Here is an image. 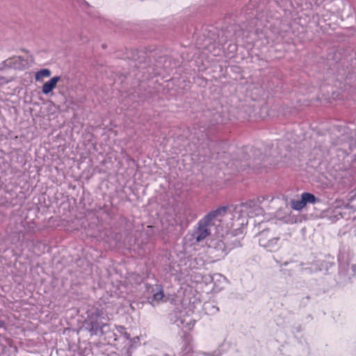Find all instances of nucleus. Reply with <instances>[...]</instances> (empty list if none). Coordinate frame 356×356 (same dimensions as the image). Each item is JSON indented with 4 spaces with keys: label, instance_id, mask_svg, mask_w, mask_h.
Returning <instances> with one entry per match:
<instances>
[{
    "label": "nucleus",
    "instance_id": "nucleus-1",
    "mask_svg": "<svg viewBox=\"0 0 356 356\" xmlns=\"http://www.w3.org/2000/svg\"><path fill=\"white\" fill-rule=\"evenodd\" d=\"M226 214L225 207H220L212 211L201 219L194 227L190 239L196 243L204 241L210 234L213 226H218L221 222V217Z\"/></svg>",
    "mask_w": 356,
    "mask_h": 356
},
{
    "label": "nucleus",
    "instance_id": "nucleus-2",
    "mask_svg": "<svg viewBox=\"0 0 356 356\" xmlns=\"http://www.w3.org/2000/svg\"><path fill=\"white\" fill-rule=\"evenodd\" d=\"M268 0H249V3L246 5L244 10L240 13V16L235 14H226L225 20H239L241 22H245L241 17L244 16L245 21L252 22L254 19H257L260 22H268L269 20L265 17L264 10L266 8Z\"/></svg>",
    "mask_w": 356,
    "mask_h": 356
},
{
    "label": "nucleus",
    "instance_id": "nucleus-3",
    "mask_svg": "<svg viewBox=\"0 0 356 356\" xmlns=\"http://www.w3.org/2000/svg\"><path fill=\"white\" fill-rule=\"evenodd\" d=\"M259 244L260 246L270 252H275L279 250L280 244L279 243L280 237L276 236L269 229L261 231L259 235Z\"/></svg>",
    "mask_w": 356,
    "mask_h": 356
},
{
    "label": "nucleus",
    "instance_id": "nucleus-4",
    "mask_svg": "<svg viewBox=\"0 0 356 356\" xmlns=\"http://www.w3.org/2000/svg\"><path fill=\"white\" fill-rule=\"evenodd\" d=\"M243 212H245L249 218L262 215L263 209L257 202L250 200L236 206V213L240 215Z\"/></svg>",
    "mask_w": 356,
    "mask_h": 356
},
{
    "label": "nucleus",
    "instance_id": "nucleus-5",
    "mask_svg": "<svg viewBox=\"0 0 356 356\" xmlns=\"http://www.w3.org/2000/svg\"><path fill=\"white\" fill-rule=\"evenodd\" d=\"M337 131L341 132V138H339V135L337 133H334L333 134V137L332 138V143L333 145L339 147V149H341L344 153L348 154V151H350L353 149L352 141L347 136L345 129H343L341 131L338 130Z\"/></svg>",
    "mask_w": 356,
    "mask_h": 356
},
{
    "label": "nucleus",
    "instance_id": "nucleus-6",
    "mask_svg": "<svg viewBox=\"0 0 356 356\" xmlns=\"http://www.w3.org/2000/svg\"><path fill=\"white\" fill-rule=\"evenodd\" d=\"M226 209V214L221 217V221H222V218L225 217H229L230 218L234 220V222L231 225V227H236V229H239L243 226H245L248 223V217L245 212L240 213H236V206L234 208L232 212L225 207Z\"/></svg>",
    "mask_w": 356,
    "mask_h": 356
},
{
    "label": "nucleus",
    "instance_id": "nucleus-7",
    "mask_svg": "<svg viewBox=\"0 0 356 356\" xmlns=\"http://www.w3.org/2000/svg\"><path fill=\"white\" fill-rule=\"evenodd\" d=\"M209 247L213 248L216 250L218 254H217L219 257H225L229 252L234 247L240 246V243L238 241L237 244L234 246L230 247L228 245H226L225 242L222 240H212L209 243Z\"/></svg>",
    "mask_w": 356,
    "mask_h": 356
},
{
    "label": "nucleus",
    "instance_id": "nucleus-8",
    "mask_svg": "<svg viewBox=\"0 0 356 356\" xmlns=\"http://www.w3.org/2000/svg\"><path fill=\"white\" fill-rule=\"evenodd\" d=\"M99 312L97 311L95 314H88L87 323L90 326L89 330L92 334H97L99 331H102L104 324L99 320Z\"/></svg>",
    "mask_w": 356,
    "mask_h": 356
},
{
    "label": "nucleus",
    "instance_id": "nucleus-9",
    "mask_svg": "<svg viewBox=\"0 0 356 356\" xmlns=\"http://www.w3.org/2000/svg\"><path fill=\"white\" fill-rule=\"evenodd\" d=\"M174 323L177 327L182 329L185 328L186 330H191L195 325V320L189 315L183 316L182 312H180Z\"/></svg>",
    "mask_w": 356,
    "mask_h": 356
},
{
    "label": "nucleus",
    "instance_id": "nucleus-10",
    "mask_svg": "<svg viewBox=\"0 0 356 356\" xmlns=\"http://www.w3.org/2000/svg\"><path fill=\"white\" fill-rule=\"evenodd\" d=\"M78 3L81 8L85 11L88 15H89L91 18L94 20L99 19L104 21L105 19L103 17L99 11H97L94 9L93 7L89 5V3L85 0H78Z\"/></svg>",
    "mask_w": 356,
    "mask_h": 356
},
{
    "label": "nucleus",
    "instance_id": "nucleus-11",
    "mask_svg": "<svg viewBox=\"0 0 356 356\" xmlns=\"http://www.w3.org/2000/svg\"><path fill=\"white\" fill-rule=\"evenodd\" d=\"M213 282L215 290L220 291L225 287L227 283V280L222 274L215 273L213 275Z\"/></svg>",
    "mask_w": 356,
    "mask_h": 356
},
{
    "label": "nucleus",
    "instance_id": "nucleus-12",
    "mask_svg": "<svg viewBox=\"0 0 356 356\" xmlns=\"http://www.w3.org/2000/svg\"><path fill=\"white\" fill-rule=\"evenodd\" d=\"M60 78L58 76L52 77L50 80L47 81L42 86V91L44 95L49 94L56 86L57 83L60 81Z\"/></svg>",
    "mask_w": 356,
    "mask_h": 356
},
{
    "label": "nucleus",
    "instance_id": "nucleus-13",
    "mask_svg": "<svg viewBox=\"0 0 356 356\" xmlns=\"http://www.w3.org/2000/svg\"><path fill=\"white\" fill-rule=\"evenodd\" d=\"M24 60H22L20 56L13 57L6 60V64L8 66H10L15 69L22 70L24 68V64L23 63Z\"/></svg>",
    "mask_w": 356,
    "mask_h": 356
},
{
    "label": "nucleus",
    "instance_id": "nucleus-14",
    "mask_svg": "<svg viewBox=\"0 0 356 356\" xmlns=\"http://www.w3.org/2000/svg\"><path fill=\"white\" fill-rule=\"evenodd\" d=\"M51 75V71L49 69H42L36 72L35 78L37 81H41L44 77H49Z\"/></svg>",
    "mask_w": 356,
    "mask_h": 356
},
{
    "label": "nucleus",
    "instance_id": "nucleus-15",
    "mask_svg": "<svg viewBox=\"0 0 356 356\" xmlns=\"http://www.w3.org/2000/svg\"><path fill=\"white\" fill-rule=\"evenodd\" d=\"M301 197L303 200L305 205L307 203H314L316 202V197L315 196L309 193H303L301 195Z\"/></svg>",
    "mask_w": 356,
    "mask_h": 356
},
{
    "label": "nucleus",
    "instance_id": "nucleus-16",
    "mask_svg": "<svg viewBox=\"0 0 356 356\" xmlns=\"http://www.w3.org/2000/svg\"><path fill=\"white\" fill-rule=\"evenodd\" d=\"M305 207V204L302 198L300 200H293L291 201V207L295 210H301Z\"/></svg>",
    "mask_w": 356,
    "mask_h": 356
},
{
    "label": "nucleus",
    "instance_id": "nucleus-17",
    "mask_svg": "<svg viewBox=\"0 0 356 356\" xmlns=\"http://www.w3.org/2000/svg\"><path fill=\"white\" fill-rule=\"evenodd\" d=\"M164 297L163 290L159 288L158 291L154 293L153 298L152 300V304L154 305V302H159L160 300H161Z\"/></svg>",
    "mask_w": 356,
    "mask_h": 356
},
{
    "label": "nucleus",
    "instance_id": "nucleus-18",
    "mask_svg": "<svg viewBox=\"0 0 356 356\" xmlns=\"http://www.w3.org/2000/svg\"><path fill=\"white\" fill-rule=\"evenodd\" d=\"M277 217L280 218V219H282L284 221H285L286 222H291L292 220L290 219V217L289 216H281V211H278L277 212Z\"/></svg>",
    "mask_w": 356,
    "mask_h": 356
},
{
    "label": "nucleus",
    "instance_id": "nucleus-19",
    "mask_svg": "<svg viewBox=\"0 0 356 356\" xmlns=\"http://www.w3.org/2000/svg\"><path fill=\"white\" fill-rule=\"evenodd\" d=\"M202 280L206 284H208V283L211 282H213V275H210V274L204 275L202 277Z\"/></svg>",
    "mask_w": 356,
    "mask_h": 356
},
{
    "label": "nucleus",
    "instance_id": "nucleus-20",
    "mask_svg": "<svg viewBox=\"0 0 356 356\" xmlns=\"http://www.w3.org/2000/svg\"><path fill=\"white\" fill-rule=\"evenodd\" d=\"M351 272L349 273L350 276L356 274V264H352L350 268Z\"/></svg>",
    "mask_w": 356,
    "mask_h": 356
},
{
    "label": "nucleus",
    "instance_id": "nucleus-21",
    "mask_svg": "<svg viewBox=\"0 0 356 356\" xmlns=\"http://www.w3.org/2000/svg\"><path fill=\"white\" fill-rule=\"evenodd\" d=\"M215 0H206L205 3L207 6H211L214 3Z\"/></svg>",
    "mask_w": 356,
    "mask_h": 356
},
{
    "label": "nucleus",
    "instance_id": "nucleus-22",
    "mask_svg": "<svg viewBox=\"0 0 356 356\" xmlns=\"http://www.w3.org/2000/svg\"><path fill=\"white\" fill-rule=\"evenodd\" d=\"M6 82V81L5 80V79L0 76V85Z\"/></svg>",
    "mask_w": 356,
    "mask_h": 356
},
{
    "label": "nucleus",
    "instance_id": "nucleus-23",
    "mask_svg": "<svg viewBox=\"0 0 356 356\" xmlns=\"http://www.w3.org/2000/svg\"><path fill=\"white\" fill-rule=\"evenodd\" d=\"M231 47H232V51L236 50V47H235V45L231 46Z\"/></svg>",
    "mask_w": 356,
    "mask_h": 356
},
{
    "label": "nucleus",
    "instance_id": "nucleus-24",
    "mask_svg": "<svg viewBox=\"0 0 356 356\" xmlns=\"http://www.w3.org/2000/svg\"><path fill=\"white\" fill-rule=\"evenodd\" d=\"M133 59L134 60L135 62H137V63H140V60L137 61V58H136L135 57L133 58Z\"/></svg>",
    "mask_w": 356,
    "mask_h": 356
},
{
    "label": "nucleus",
    "instance_id": "nucleus-25",
    "mask_svg": "<svg viewBox=\"0 0 356 356\" xmlns=\"http://www.w3.org/2000/svg\"><path fill=\"white\" fill-rule=\"evenodd\" d=\"M276 3H278L279 0H275Z\"/></svg>",
    "mask_w": 356,
    "mask_h": 356
}]
</instances>
